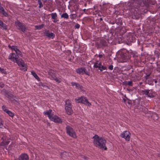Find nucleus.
<instances>
[{"label": "nucleus", "instance_id": "b1692460", "mask_svg": "<svg viewBox=\"0 0 160 160\" xmlns=\"http://www.w3.org/2000/svg\"><path fill=\"white\" fill-rule=\"evenodd\" d=\"M10 116L13 117L14 116V114L12 113L11 111L8 110L6 111V112Z\"/></svg>", "mask_w": 160, "mask_h": 160}, {"label": "nucleus", "instance_id": "4d7b16f0", "mask_svg": "<svg viewBox=\"0 0 160 160\" xmlns=\"http://www.w3.org/2000/svg\"><path fill=\"white\" fill-rule=\"evenodd\" d=\"M87 157H85L84 158V159H87Z\"/></svg>", "mask_w": 160, "mask_h": 160}, {"label": "nucleus", "instance_id": "20e7f679", "mask_svg": "<svg viewBox=\"0 0 160 160\" xmlns=\"http://www.w3.org/2000/svg\"><path fill=\"white\" fill-rule=\"evenodd\" d=\"M66 128L67 133L68 135L73 138H77L75 132L72 127L69 125H67Z\"/></svg>", "mask_w": 160, "mask_h": 160}, {"label": "nucleus", "instance_id": "8fccbe9b", "mask_svg": "<svg viewBox=\"0 0 160 160\" xmlns=\"http://www.w3.org/2000/svg\"><path fill=\"white\" fill-rule=\"evenodd\" d=\"M158 156L160 158V152L159 153L157 154Z\"/></svg>", "mask_w": 160, "mask_h": 160}, {"label": "nucleus", "instance_id": "49530a36", "mask_svg": "<svg viewBox=\"0 0 160 160\" xmlns=\"http://www.w3.org/2000/svg\"><path fill=\"white\" fill-rule=\"evenodd\" d=\"M98 57L100 58H102L103 57V55L102 54H99L98 55Z\"/></svg>", "mask_w": 160, "mask_h": 160}, {"label": "nucleus", "instance_id": "603ef678", "mask_svg": "<svg viewBox=\"0 0 160 160\" xmlns=\"http://www.w3.org/2000/svg\"><path fill=\"white\" fill-rule=\"evenodd\" d=\"M8 47L9 48H10L12 49V47H11L10 45H9Z\"/></svg>", "mask_w": 160, "mask_h": 160}, {"label": "nucleus", "instance_id": "aec40b11", "mask_svg": "<svg viewBox=\"0 0 160 160\" xmlns=\"http://www.w3.org/2000/svg\"><path fill=\"white\" fill-rule=\"evenodd\" d=\"M10 142V139H8L7 141H3L0 144L1 145L4 146L8 145Z\"/></svg>", "mask_w": 160, "mask_h": 160}, {"label": "nucleus", "instance_id": "2f4dec72", "mask_svg": "<svg viewBox=\"0 0 160 160\" xmlns=\"http://www.w3.org/2000/svg\"><path fill=\"white\" fill-rule=\"evenodd\" d=\"M127 84L129 86H133L132 82V81L128 82Z\"/></svg>", "mask_w": 160, "mask_h": 160}, {"label": "nucleus", "instance_id": "ddd939ff", "mask_svg": "<svg viewBox=\"0 0 160 160\" xmlns=\"http://www.w3.org/2000/svg\"><path fill=\"white\" fill-rule=\"evenodd\" d=\"M71 84L73 86H75L76 88L78 89H82L83 88L82 86L77 83L72 82H71Z\"/></svg>", "mask_w": 160, "mask_h": 160}, {"label": "nucleus", "instance_id": "79ce46f5", "mask_svg": "<svg viewBox=\"0 0 160 160\" xmlns=\"http://www.w3.org/2000/svg\"><path fill=\"white\" fill-rule=\"evenodd\" d=\"M122 83H123V85H124L125 86H127L128 85V84H127L128 82H127L126 81H124V82H123Z\"/></svg>", "mask_w": 160, "mask_h": 160}, {"label": "nucleus", "instance_id": "09e8293b", "mask_svg": "<svg viewBox=\"0 0 160 160\" xmlns=\"http://www.w3.org/2000/svg\"><path fill=\"white\" fill-rule=\"evenodd\" d=\"M57 21V20L55 19H54V20L53 21V22H56Z\"/></svg>", "mask_w": 160, "mask_h": 160}, {"label": "nucleus", "instance_id": "a211bd4d", "mask_svg": "<svg viewBox=\"0 0 160 160\" xmlns=\"http://www.w3.org/2000/svg\"><path fill=\"white\" fill-rule=\"evenodd\" d=\"M0 28L3 29L7 30V25L1 20H0Z\"/></svg>", "mask_w": 160, "mask_h": 160}, {"label": "nucleus", "instance_id": "de8ad7c7", "mask_svg": "<svg viewBox=\"0 0 160 160\" xmlns=\"http://www.w3.org/2000/svg\"><path fill=\"white\" fill-rule=\"evenodd\" d=\"M127 103H128V104H130L131 103V102L130 101H128L127 102H126Z\"/></svg>", "mask_w": 160, "mask_h": 160}, {"label": "nucleus", "instance_id": "f03ea898", "mask_svg": "<svg viewBox=\"0 0 160 160\" xmlns=\"http://www.w3.org/2000/svg\"><path fill=\"white\" fill-rule=\"evenodd\" d=\"M19 56L16 53H11L8 56V58L12 61L16 62L19 66L22 67L20 68L21 70L24 71H27V68L24 61L22 59L18 58Z\"/></svg>", "mask_w": 160, "mask_h": 160}, {"label": "nucleus", "instance_id": "f704fd0d", "mask_svg": "<svg viewBox=\"0 0 160 160\" xmlns=\"http://www.w3.org/2000/svg\"><path fill=\"white\" fill-rule=\"evenodd\" d=\"M15 52L16 53V54H17V55L18 54V55H21V52L18 49H17V50Z\"/></svg>", "mask_w": 160, "mask_h": 160}, {"label": "nucleus", "instance_id": "052dcab7", "mask_svg": "<svg viewBox=\"0 0 160 160\" xmlns=\"http://www.w3.org/2000/svg\"><path fill=\"white\" fill-rule=\"evenodd\" d=\"M100 20H102V18H100Z\"/></svg>", "mask_w": 160, "mask_h": 160}, {"label": "nucleus", "instance_id": "72a5a7b5", "mask_svg": "<svg viewBox=\"0 0 160 160\" xmlns=\"http://www.w3.org/2000/svg\"><path fill=\"white\" fill-rule=\"evenodd\" d=\"M38 3L39 5V8H41L43 7V5L42 4V3L40 0H38Z\"/></svg>", "mask_w": 160, "mask_h": 160}, {"label": "nucleus", "instance_id": "a19ab883", "mask_svg": "<svg viewBox=\"0 0 160 160\" xmlns=\"http://www.w3.org/2000/svg\"><path fill=\"white\" fill-rule=\"evenodd\" d=\"M2 13L5 16H7L8 15L7 12H6L4 11Z\"/></svg>", "mask_w": 160, "mask_h": 160}, {"label": "nucleus", "instance_id": "6e6d98bb", "mask_svg": "<svg viewBox=\"0 0 160 160\" xmlns=\"http://www.w3.org/2000/svg\"><path fill=\"white\" fill-rule=\"evenodd\" d=\"M128 41H125V43H127V42Z\"/></svg>", "mask_w": 160, "mask_h": 160}, {"label": "nucleus", "instance_id": "a18cd8bd", "mask_svg": "<svg viewBox=\"0 0 160 160\" xmlns=\"http://www.w3.org/2000/svg\"><path fill=\"white\" fill-rule=\"evenodd\" d=\"M123 102H124L125 103H126V104H127V103H126V101H126V100L125 99V98H123Z\"/></svg>", "mask_w": 160, "mask_h": 160}, {"label": "nucleus", "instance_id": "423d86ee", "mask_svg": "<svg viewBox=\"0 0 160 160\" xmlns=\"http://www.w3.org/2000/svg\"><path fill=\"white\" fill-rule=\"evenodd\" d=\"M96 42V45L98 48H101L102 46H108V43H109L108 41H98Z\"/></svg>", "mask_w": 160, "mask_h": 160}, {"label": "nucleus", "instance_id": "c756f323", "mask_svg": "<svg viewBox=\"0 0 160 160\" xmlns=\"http://www.w3.org/2000/svg\"><path fill=\"white\" fill-rule=\"evenodd\" d=\"M0 71L1 73H4L5 74H6L7 73V72L3 68H1L0 67Z\"/></svg>", "mask_w": 160, "mask_h": 160}, {"label": "nucleus", "instance_id": "412c9836", "mask_svg": "<svg viewBox=\"0 0 160 160\" xmlns=\"http://www.w3.org/2000/svg\"><path fill=\"white\" fill-rule=\"evenodd\" d=\"M119 58L122 59L123 60H125L127 58V56L126 53H121L120 55Z\"/></svg>", "mask_w": 160, "mask_h": 160}, {"label": "nucleus", "instance_id": "6e6552de", "mask_svg": "<svg viewBox=\"0 0 160 160\" xmlns=\"http://www.w3.org/2000/svg\"><path fill=\"white\" fill-rule=\"evenodd\" d=\"M76 72L77 73H79V74H83L85 73L86 75H89L88 72L86 71V69L84 68H78L76 70Z\"/></svg>", "mask_w": 160, "mask_h": 160}, {"label": "nucleus", "instance_id": "f8f14e48", "mask_svg": "<svg viewBox=\"0 0 160 160\" xmlns=\"http://www.w3.org/2000/svg\"><path fill=\"white\" fill-rule=\"evenodd\" d=\"M65 110L66 113L68 115H70L73 113L72 107L65 108Z\"/></svg>", "mask_w": 160, "mask_h": 160}, {"label": "nucleus", "instance_id": "393cba45", "mask_svg": "<svg viewBox=\"0 0 160 160\" xmlns=\"http://www.w3.org/2000/svg\"><path fill=\"white\" fill-rule=\"evenodd\" d=\"M52 79L55 80L58 83H60L61 82V78H57L55 76Z\"/></svg>", "mask_w": 160, "mask_h": 160}, {"label": "nucleus", "instance_id": "680f3d73", "mask_svg": "<svg viewBox=\"0 0 160 160\" xmlns=\"http://www.w3.org/2000/svg\"><path fill=\"white\" fill-rule=\"evenodd\" d=\"M14 160H17V159H15Z\"/></svg>", "mask_w": 160, "mask_h": 160}, {"label": "nucleus", "instance_id": "13d9d810", "mask_svg": "<svg viewBox=\"0 0 160 160\" xmlns=\"http://www.w3.org/2000/svg\"><path fill=\"white\" fill-rule=\"evenodd\" d=\"M155 83H156L157 82V81H155Z\"/></svg>", "mask_w": 160, "mask_h": 160}, {"label": "nucleus", "instance_id": "58836bf2", "mask_svg": "<svg viewBox=\"0 0 160 160\" xmlns=\"http://www.w3.org/2000/svg\"><path fill=\"white\" fill-rule=\"evenodd\" d=\"M150 74H148V75H147L145 76V78L146 80L148 79L149 78L150 76Z\"/></svg>", "mask_w": 160, "mask_h": 160}, {"label": "nucleus", "instance_id": "c9c22d12", "mask_svg": "<svg viewBox=\"0 0 160 160\" xmlns=\"http://www.w3.org/2000/svg\"><path fill=\"white\" fill-rule=\"evenodd\" d=\"M6 108L5 106H2V109L5 112H6V111H8V110L6 109Z\"/></svg>", "mask_w": 160, "mask_h": 160}, {"label": "nucleus", "instance_id": "cd10ccee", "mask_svg": "<svg viewBox=\"0 0 160 160\" xmlns=\"http://www.w3.org/2000/svg\"><path fill=\"white\" fill-rule=\"evenodd\" d=\"M61 17L67 19L68 18V15L66 13H65L62 15Z\"/></svg>", "mask_w": 160, "mask_h": 160}, {"label": "nucleus", "instance_id": "473e14b6", "mask_svg": "<svg viewBox=\"0 0 160 160\" xmlns=\"http://www.w3.org/2000/svg\"><path fill=\"white\" fill-rule=\"evenodd\" d=\"M11 49L13 50L16 52V51L17 50V49H18V48L17 46H12Z\"/></svg>", "mask_w": 160, "mask_h": 160}, {"label": "nucleus", "instance_id": "4468645a", "mask_svg": "<svg viewBox=\"0 0 160 160\" xmlns=\"http://www.w3.org/2000/svg\"><path fill=\"white\" fill-rule=\"evenodd\" d=\"M150 90L149 89H145L142 91L143 94H145L148 97H151L152 94L150 93Z\"/></svg>", "mask_w": 160, "mask_h": 160}, {"label": "nucleus", "instance_id": "ea45409f", "mask_svg": "<svg viewBox=\"0 0 160 160\" xmlns=\"http://www.w3.org/2000/svg\"><path fill=\"white\" fill-rule=\"evenodd\" d=\"M4 9L3 8L1 7L0 8V12L1 13H2L3 12H4Z\"/></svg>", "mask_w": 160, "mask_h": 160}, {"label": "nucleus", "instance_id": "c03bdc74", "mask_svg": "<svg viewBox=\"0 0 160 160\" xmlns=\"http://www.w3.org/2000/svg\"><path fill=\"white\" fill-rule=\"evenodd\" d=\"M4 84L0 82V87L2 88L4 87Z\"/></svg>", "mask_w": 160, "mask_h": 160}, {"label": "nucleus", "instance_id": "c85d7f7f", "mask_svg": "<svg viewBox=\"0 0 160 160\" xmlns=\"http://www.w3.org/2000/svg\"><path fill=\"white\" fill-rule=\"evenodd\" d=\"M100 69H99L101 72H102L103 70H106L107 69V67L103 66L102 65L101 63V66H100Z\"/></svg>", "mask_w": 160, "mask_h": 160}, {"label": "nucleus", "instance_id": "3c124183", "mask_svg": "<svg viewBox=\"0 0 160 160\" xmlns=\"http://www.w3.org/2000/svg\"><path fill=\"white\" fill-rule=\"evenodd\" d=\"M158 46H160V41H159V42L158 44Z\"/></svg>", "mask_w": 160, "mask_h": 160}, {"label": "nucleus", "instance_id": "5fc2aeb1", "mask_svg": "<svg viewBox=\"0 0 160 160\" xmlns=\"http://www.w3.org/2000/svg\"><path fill=\"white\" fill-rule=\"evenodd\" d=\"M130 43L129 42V43H127V44L128 45H130Z\"/></svg>", "mask_w": 160, "mask_h": 160}, {"label": "nucleus", "instance_id": "2eb2a0df", "mask_svg": "<svg viewBox=\"0 0 160 160\" xmlns=\"http://www.w3.org/2000/svg\"><path fill=\"white\" fill-rule=\"evenodd\" d=\"M45 35L49 38H52L54 36V35L52 33H50L48 30H46L45 32Z\"/></svg>", "mask_w": 160, "mask_h": 160}, {"label": "nucleus", "instance_id": "6ab92c4d", "mask_svg": "<svg viewBox=\"0 0 160 160\" xmlns=\"http://www.w3.org/2000/svg\"><path fill=\"white\" fill-rule=\"evenodd\" d=\"M98 61H97L94 63L93 67L95 68H98L99 69H100V66H101V62L98 63Z\"/></svg>", "mask_w": 160, "mask_h": 160}, {"label": "nucleus", "instance_id": "4c0bfd02", "mask_svg": "<svg viewBox=\"0 0 160 160\" xmlns=\"http://www.w3.org/2000/svg\"><path fill=\"white\" fill-rule=\"evenodd\" d=\"M3 126L2 120L0 119V128H2Z\"/></svg>", "mask_w": 160, "mask_h": 160}, {"label": "nucleus", "instance_id": "f257e3e1", "mask_svg": "<svg viewBox=\"0 0 160 160\" xmlns=\"http://www.w3.org/2000/svg\"><path fill=\"white\" fill-rule=\"evenodd\" d=\"M92 138L93 139V142L96 147L102 150H106L107 149L106 145L107 142L104 138L100 137L97 135H95Z\"/></svg>", "mask_w": 160, "mask_h": 160}, {"label": "nucleus", "instance_id": "37998d69", "mask_svg": "<svg viewBox=\"0 0 160 160\" xmlns=\"http://www.w3.org/2000/svg\"><path fill=\"white\" fill-rule=\"evenodd\" d=\"M75 27L76 28H79L80 27V25L78 24H77L75 25Z\"/></svg>", "mask_w": 160, "mask_h": 160}, {"label": "nucleus", "instance_id": "bb28decb", "mask_svg": "<svg viewBox=\"0 0 160 160\" xmlns=\"http://www.w3.org/2000/svg\"><path fill=\"white\" fill-rule=\"evenodd\" d=\"M52 16V18L53 19H55L57 17V14L56 13H52L51 14Z\"/></svg>", "mask_w": 160, "mask_h": 160}, {"label": "nucleus", "instance_id": "1a4fd4ad", "mask_svg": "<svg viewBox=\"0 0 160 160\" xmlns=\"http://www.w3.org/2000/svg\"><path fill=\"white\" fill-rule=\"evenodd\" d=\"M50 120L55 122L61 123L62 122V120L58 117L56 116H52Z\"/></svg>", "mask_w": 160, "mask_h": 160}, {"label": "nucleus", "instance_id": "39448f33", "mask_svg": "<svg viewBox=\"0 0 160 160\" xmlns=\"http://www.w3.org/2000/svg\"><path fill=\"white\" fill-rule=\"evenodd\" d=\"M131 133L130 132L127 131H124L120 135V136L122 138H124L125 140L128 141H129Z\"/></svg>", "mask_w": 160, "mask_h": 160}, {"label": "nucleus", "instance_id": "e433bc0d", "mask_svg": "<svg viewBox=\"0 0 160 160\" xmlns=\"http://www.w3.org/2000/svg\"><path fill=\"white\" fill-rule=\"evenodd\" d=\"M108 69L110 70H112L113 69V66L110 65L108 67Z\"/></svg>", "mask_w": 160, "mask_h": 160}, {"label": "nucleus", "instance_id": "dca6fc26", "mask_svg": "<svg viewBox=\"0 0 160 160\" xmlns=\"http://www.w3.org/2000/svg\"><path fill=\"white\" fill-rule=\"evenodd\" d=\"M65 108L72 107L71 102L70 100L69 99L65 101Z\"/></svg>", "mask_w": 160, "mask_h": 160}, {"label": "nucleus", "instance_id": "f3484780", "mask_svg": "<svg viewBox=\"0 0 160 160\" xmlns=\"http://www.w3.org/2000/svg\"><path fill=\"white\" fill-rule=\"evenodd\" d=\"M48 74L51 77L52 79L55 76L54 72L52 70H50L48 72Z\"/></svg>", "mask_w": 160, "mask_h": 160}, {"label": "nucleus", "instance_id": "9b49d317", "mask_svg": "<svg viewBox=\"0 0 160 160\" xmlns=\"http://www.w3.org/2000/svg\"><path fill=\"white\" fill-rule=\"evenodd\" d=\"M52 111L51 109H49L48 111H47L46 112H44L43 113L45 115H47L49 119H51L52 116L53 115V114H52L51 112Z\"/></svg>", "mask_w": 160, "mask_h": 160}, {"label": "nucleus", "instance_id": "9d476101", "mask_svg": "<svg viewBox=\"0 0 160 160\" xmlns=\"http://www.w3.org/2000/svg\"><path fill=\"white\" fill-rule=\"evenodd\" d=\"M18 160H28V155L25 153L22 154L18 157Z\"/></svg>", "mask_w": 160, "mask_h": 160}, {"label": "nucleus", "instance_id": "a878e982", "mask_svg": "<svg viewBox=\"0 0 160 160\" xmlns=\"http://www.w3.org/2000/svg\"><path fill=\"white\" fill-rule=\"evenodd\" d=\"M155 55L158 58H159L160 55V52L157 50H155L154 51Z\"/></svg>", "mask_w": 160, "mask_h": 160}, {"label": "nucleus", "instance_id": "864d4df0", "mask_svg": "<svg viewBox=\"0 0 160 160\" xmlns=\"http://www.w3.org/2000/svg\"><path fill=\"white\" fill-rule=\"evenodd\" d=\"M142 83V82H140L139 83L140 85H141Z\"/></svg>", "mask_w": 160, "mask_h": 160}, {"label": "nucleus", "instance_id": "4be33fe9", "mask_svg": "<svg viewBox=\"0 0 160 160\" xmlns=\"http://www.w3.org/2000/svg\"><path fill=\"white\" fill-rule=\"evenodd\" d=\"M32 74L34 77V78L37 79L38 81L40 80V79L39 77L38 76L36 73L34 71L31 72Z\"/></svg>", "mask_w": 160, "mask_h": 160}, {"label": "nucleus", "instance_id": "5701e85b", "mask_svg": "<svg viewBox=\"0 0 160 160\" xmlns=\"http://www.w3.org/2000/svg\"><path fill=\"white\" fill-rule=\"evenodd\" d=\"M44 26L43 24H42L39 26H35V30H39L42 28H43Z\"/></svg>", "mask_w": 160, "mask_h": 160}, {"label": "nucleus", "instance_id": "7c9ffc66", "mask_svg": "<svg viewBox=\"0 0 160 160\" xmlns=\"http://www.w3.org/2000/svg\"><path fill=\"white\" fill-rule=\"evenodd\" d=\"M73 41V43L74 44V47H75V48H77L78 45V43H77V41Z\"/></svg>", "mask_w": 160, "mask_h": 160}, {"label": "nucleus", "instance_id": "7ed1b4c3", "mask_svg": "<svg viewBox=\"0 0 160 160\" xmlns=\"http://www.w3.org/2000/svg\"><path fill=\"white\" fill-rule=\"evenodd\" d=\"M75 101L78 103H81L85 105H88V106L91 105V103L88 102L87 98L83 96H81L80 97L75 98Z\"/></svg>", "mask_w": 160, "mask_h": 160}, {"label": "nucleus", "instance_id": "bf43d9fd", "mask_svg": "<svg viewBox=\"0 0 160 160\" xmlns=\"http://www.w3.org/2000/svg\"><path fill=\"white\" fill-rule=\"evenodd\" d=\"M120 41H119V43H120Z\"/></svg>", "mask_w": 160, "mask_h": 160}, {"label": "nucleus", "instance_id": "0eeeda50", "mask_svg": "<svg viewBox=\"0 0 160 160\" xmlns=\"http://www.w3.org/2000/svg\"><path fill=\"white\" fill-rule=\"evenodd\" d=\"M15 25L17 28L23 32H24L26 29L25 27L19 21L16 22H15Z\"/></svg>", "mask_w": 160, "mask_h": 160}]
</instances>
